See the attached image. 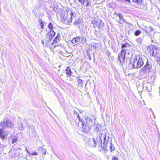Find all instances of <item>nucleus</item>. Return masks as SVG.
I'll return each mask as SVG.
<instances>
[{
  "instance_id": "f257e3e1",
  "label": "nucleus",
  "mask_w": 160,
  "mask_h": 160,
  "mask_svg": "<svg viewBox=\"0 0 160 160\" xmlns=\"http://www.w3.org/2000/svg\"><path fill=\"white\" fill-rule=\"evenodd\" d=\"M144 64V61L141 56L136 55L132 57L130 60L131 66L134 68H141Z\"/></svg>"
},
{
  "instance_id": "f03ea898",
  "label": "nucleus",
  "mask_w": 160,
  "mask_h": 160,
  "mask_svg": "<svg viewBox=\"0 0 160 160\" xmlns=\"http://www.w3.org/2000/svg\"><path fill=\"white\" fill-rule=\"evenodd\" d=\"M109 137L105 133H101L99 136V140H98L99 143L101 144V147L105 151H107V145L108 143Z\"/></svg>"
},
{
  "instance_id": "7ed1b4c3",
  "label": "nucleus",
  "mask_w": 160,
  "mask_h": 160,
  "mask_svg": "<svg viewBox=\"0 0 160 160\" xmlns=\"http://www.w3.org/2000/svg\"><path fill=\"white\" fill-rule=\"evenodd\" d=\"M13 123L7 118L4 119L2 122L0 123V128L2 129L8 128H12L14 126Z\"/></svg>"
},
{
  "instance_id": "20e7f679",
  "label": "nucleus",
  "mask_w": 160,
  "mask_h": 160,
  "mask_svg": "<svg viewBox=\"0 0 160 160\" xmlns=\"http://www.w3.org/2000/svg\"><path fill=\"white\" fill-rule=\"evenodd\" d=\"M74 117L76 119L75 121L76 126L78 127H82L84 125L83 120L80 118L79 114L75 111L74 112Z\"/></svg>"
},
{
  "instance_id": "39448f33",
  "label": "nucleus",
  "mask_w": 160,
  "mask_h": 160,
  "mask_svg": "<svg viewBox=\"0 0 160 160\" xmlns=\"http://www.w3.org/2000/svg\"><path fill=\"white\" fill-rule=\"evenodd\" d=\"M92 23L93 24L94 27H98L99 28H101L103 27L104 23L102 21L98 18H95L94 20H92Z\"/></svg>"
},
{
  "instance_id": "423d86ee",
  "label": "nucleus",
  "mask_w": 160,
  "mask_h": 160,
  "mask_svg": "<svg viewBox=\"0 0 160 160\" xmlns=\"http://www.w3.org/2000/svg\"><path fill=\"white\" fill-rule=\"evenodd\" d=\"M152 65L147 62L145 65L141 70L142 72L144 73H148L151 71L152 68Z\"/></svg>"
},
{
  "instance_id": "0eeeda50",
  "label": "nucleus",
  "mask_w": 160,
  "mask_h": 160,
  "mask_svg": "<svg viewBox=\"0 0 160 160\" xmlns=\"http://www.w3.org/2000/svg\"><path fill=\"white\" fill-rule=\"evenodd\" d=\"M125 52L126 50L125 49H123L120 53L118 55V58L121 63L123 62L125 59Z\"/></svg>"
},
{
  "instance_id": "6e6552de",
  "label": "nucleus",
  "mask_w": 160,
  "mask_h": 160,
  "mask_svg": "<svg viewBox=\"0 0 160 160\" xmlns=\"http://www.w3.org/2000/svg\"><path fill=\"white\" fill-rule=\"evenodd\" d=\"M3 129L0 128V137L2 140L6 138L8 134L7 132L4 131Z\"/></svg>"
},
{
  "instance_id": "1a4fd4ad",
  "label": "nucleus",
  "mask_w": 160,
  "mask_h": 160,
  "mask_svg": "<svg viewBox=\"0 0 160 160\" xmlns=\"http://www.w3.org/2000/svg\"><path fill=\"white\" fill-rule=\"evenodd\" d=\"M78 1L82 5L87 7H88L91 5V2L89 0H78Z\"/></svg>"
},
{
  "instance_id": "9d476101",
  "label": "nucleus",
  "mask_w": 160,
  "mask_h": 160,
  "mask_svg": "<svg viewBox=\"0 0 160 160\" xmlns=\"http://www.w3.org/2000/svg\"><path fill=\"white\" fill-rule=\"evenodd\" d=\"M70 18H71V19L70 20H67V15H66L65 16V15H64V16L62 18V21L64 22H65L66 20H67V21H68V22H72V20L75 17V15L73 13L71 12L70 13Z\"/></svg>"
},
{
  "instance_id": "9b49d317",
  "label": "nucleus",
  "mask_w": 160,
  "mask_h": 160,
  "mask_svg": "<svg viewBox=\"0 0 160 160\" xmlns=\"http://www.w3.org/2000/svg\"><path fill=\"white\" fill-rule=\"evenodd\" d=\"M85 120L86 122V124H88L91 126V127H92L93 123V120L90 117L88 116H86L85 117Z\"/></svg>"
},
{
  "instance_id": "f8f14e48",
  "label": "nucleus",
  "mask_w": 160,
  "mask_h": 160,
  "mask_svg": "<svg viewBox=\"0 0 160 160\" xmlns=\"http://www.w3.org/2000/svg\"><path fill=\"white\" fill-rule=\"evenodd\" d=\"M152 49L150 51V54L152 56H155L156 54H157V52L158 50V48L154 46H152Z\"/></svg>"
},
{
  "instance_id": "ddd939ff",
  "label": "nucleus",
  "mask_w": 160,
  "mask_h": 160,
  "mask_svg": "<svg viewBox=\"0 0 160 160\" xmlns=\"http://www.w3.org/2000/svg\"><path fill=\"white\" fill-rule=\"evenodd\" d=\"M97 142L95 139L92 138L88 141V144L91 147L95 148L97 145Z\"/></svg>"
},
{
  "instance_id": "4468645a",
  "label": "nucleus",
  "mask_w": 160,
  "mask_h": 160,
  "mask_svg": "<svg viewBox=\"0 0 160 160\" xmlns=\"http://www.w3.org/2000/svg\"><path fill=\"white\" fill-rule=\"evenodd\" d=\"M82 128L84 132L85 133H88L91 129H92V127H91V126L86 124L85 126L83 125Z\"/></svg>"
},
{
  "instance_id": "2eb2a0df",
  "label": "nucleus",
  "mask_w": 160,
  "mask_h": 160,
  "mask_svg": "<svg viewBox=\"0 0 160 160\" xmlns=\"http://www.w3.org/2000/svg\"><path fill=\"white\" fill-rule=\"evenodd\" d=\"M92 126V129H93L94 131L98 132L99 130L100 125L98 123H93Z\"/></svg>"
},
{
  "instance_id": "dca6fc26",
  "label": "nucleus",
  "mask_w": 160,
  "mask_h": 160,
  "mask_svg": "<svg viewBox=\"0 0 160 160\" xmlns=\"http://www.w3.org/2000/svg\"><path fill=\"white\" fill-rule=\"evenodd\" d=\"M82 40V38L78 37L73 38L71 42L72 43L75 44L77 42H80Z\"/></svg>"
},
{
  "instance_id": "f3484780",
  "label": "nucleus",
  "mask_w": 160,
  "mask_h": 160,
  "mask_svg": "<svg viewBox=\"0 0 160 160\" xmlns=\"http://www.w3.org/2000/svg\"><path fill=\"white\" fill-rule=\"evenodd\" d=\"M52 39V36L49 34V33H48L46 35V38L45 39L46 43H47L48 44Z\"/></svg>"
},
{
  "instance_id": "a211bd4d",
  "label": "nucleus",
  "mask_w": 160,
  "mask_h": 160,
  "mask_svg": "<svg viewBox=\"0 0 160 160\" xmlns=\"http://www.w3.org/2000/svg\"><path fill=\"white\" fill-rule=\"evenodd\" d=\"M66 73L67 75V77L70 76L72 74V72L70 68L68 67H67L65 70Z\"/></svg>"
},
{
  "instance_id": "6ab92c4d",
  "label": "nucleus",
  "mask_w": 160,
  "mask_h": 160,
  "mask_svg": "<svg viewBox=\"0 0 160 160\" xmlns=\"http://www.w3.org/2000/svg\"><path fill=\"white\" fill-rule=\"evenodd\" d=\"M77 82L78 86L80 88L82 87L83 86L82 83L83 82V81L80 79L79 77H77Z\"/></svg>"
},
{
  "instance_id": "aec40b11",
  "label": "nucleus",
  "mask_w": 160,
  "mask_h": 160,
  "mask_svg": "<svg viewBox=\"0 0 160 160\" xmlns=\"http://www.w3.org/2000/svg\"><path fill=\"white\" fill-rule=\"evenodd\" d=\"M111 140L109 141L108 142V143L107 145V147H108V146L109 145L110 149L111 150V152H112L115 149V147L113 146L112 145V143Z\"/></svg>"
},
{
  "instance_id": "412c9836",
  "label": "nucleus",
  "mask_w": 160,
  "mask_h": 160,
  "mask_svg": "<svg viewBox=\"0 0 160 160\" xmlns=\"http://www.w3.org/2000/svg\"><path fill=\"white\" fill-rule=\"evenodd\" d=\"M60 37V35L59 34H58L57 36L54 39L53 41V42L52 43V44L53 43H57L58 41H59V38Z\"/></svg>"
},
{
  "instance_id": "4be33fe9",
  "label": "nucleus",
  "mask_w": 160,
  "mask_h": 160,
  "mask_svg": "<svg viewBox=\"0 0 160 160\" xmlns=\"http://www.w3.org/2000/svg\"><path fill=\"white\" fill-rule=\"evenodd\" d=\"M119 18H120V20H121L122 21H124L125 22L127 23L126 21L123 18V17L122 15L120 14H118L117 15Z\"/></svg>"
},
{
  "instance_id": "5701e85b",
  "label": "nucleus",
  "mask_w": 160,
  "mask_h": 160,
  "mask_svg": "<svg viewBox=\"0 0 160 160\" xmlns=\"http://www.w3.org/2000/svg\"><path fill=\"white\" fill-rule=\"evenodd\" d=\"M48 33H49V34L52 36V38L53 37H54L55 34V32L52 30H50L48 32Z\"/></svg>"
},
{
  "instance_id": "b1692460",
  "label": "nucleus",
  "mask_w": 160,
  "mask_h": 160,
  "mask_svg": "<svg viewBox=\"0 0 160 160\" xmlns=\"http://www.w3.org/2000/svg\"><path fill=\"white\" fill-rule=\"evenodd\" d=\"M18 141V139L17 138H13L12 139V144H13L17 142Z\"/></svg>"
},
{
  "instance_id": "393cba45",
  "label": "nucleus",
  "mask_w": 160,
  "mask_h": 160,
  "mask_svg": "<svg viewBox=\"0 0 160 160\" xmlns=\"http://www.w3.org/2000/svg\"><path fill=\"white\" fill-rule=\"evenodd\" d=\"M141 32H142L140 30H137L135 31L134 32V35L135 36H138L141 33Z\"/></svg>"
},
{
  "instance_id": "a878e982",
  "label": "nucleus",
  "mask_w": 160,
  "mask_h": 160,
  "mask_svg": "<svg viewBox=\"0 0 160 160\" xmlns=\"http://www.w3.org/2000/svg\"><path fill=\"white\" fill-rule=\"evenodd\" d=\"M18 129L20 130H22L23 128V126L22 123H19L18 127Z\"/></svg>"
},
{
  "instance_id": "bb28decb",
  "label": "nucleus",
  "mask_w": 160,
  "mask_h": 160,
  "mask_svg": "<svg viewBox=\"0 0 160 160\" xmlns=\"http://www.w3.org/2000/svg\"><path fill=\"white\" fill-rule=\"evenodd\" d=\"M160 52H159V50L158 49V50L157 52V54H156V55L154 56V57H155L157 58H159L160 57V55H159Z\"/></svg>"
},
{
  "instance_id": "cd10ccee",
  "label": "nucleus",
  "mask_w": 160,
  "mask_h": 160,
  "mask_svg": "<svg viewBox=\"0 0 160 160\" xmlns=\"http://www.w3.org/2000/svg\"><path fill=\"white\" fill-rule=\"evenodd\" d=\"M48 27L49 29H51V30L53 28V26L51 22H50L49 23L48 25Z\"/></svg>"
},
{
  "instance_id": "c85d7f7f",
  "label": "nucleus",
  "mask_w": 160,
  "mask_h": 160,
  "mask_svg": "<svg viewBox=\"0 0 160 160\" xmlns=\"http://www.w3.org/2000/svg\"><path fill=\"white\" fill-rule=\"evenodd\" d=\"M133 2L136 3L137 4H140L141 3L142 0H132Z\"/></svg>"
},
{
  "instance_id": "c756f323",
  "label": "nucleus",
  "mask_w": 160,
  "mask_h": 160,
  "mask_svg": "<svg viewBox=\"0 0 160 160\" xmlns=\"http://www.w3.org/2000/svg\"><path fill=\"white\" fill-rule=\"evenodd\" d=\"M128 44H122L121 46V48L123 49H124L125 48L127 47Z\"/></svg>"
},
{
  "instance_id": "7c9ffc66",
  "label": "nucleus",
  "mask_w": 160,
  "mask_h": 160,
  "mask_svg": "<svg viewBox=\"0 0 160 160\" xmlns=\"http://www.w3.org/2000/svg\"><path fill=\"white\" fill-rule=\"evenodd\" d=\"M143 30L146 33H147L148 35H150V34H149V32H148V28H144V29H143Z\"/></svg>"
},
{
  "instance_id": "2f4dec72",
  "label": "nucleus",
  "mask_w": 160,
  "mask_h": 160,
  "mask_svg": "<svg viewBox=\"0 0 160 160\" xmlns=\"http://www.w3.org/2000/svg\"><path fill=\"white\" fill-rule=\"evenodd\" d=\"M148 28V32L149 31H150V32H152L153 30V28L151 27H149Z\"/></svg>"
},
{
  "instance_id": "473e14b6",
  "label": "nucleus",
  "mask_w": 160,
  "mask_h": 160,
  "mask_svg": "<svg viewBox=\"0 0 160 160\" xmlns=\"http://www.w3.org/2000/svg\"><path fill=\"white\" fill-rule=\"evenodd\" d=\"M157 63L160 65V57L159 58H157Z\"/></svg>"
},
{
  "instance_id": "72a5a7b5",
  "label": "nucleus",
  "mask_w": 160,
  "mask_h": 160,
  "mask_svg": "<svg viewBox=\"0 0 160 160\" xmlns=\"http://www.w3.org/2000/svg\"><path fill=\"white\" fill-rule=\"evenodd\" d=\"M112 160H118V158L116 157H113L112 158Z\"/></svg>"
},
{
  "instance_id": "f704fd0d",
  "label": "nucleus",
  "mask_w": 160,
  "mask_h": 160,
  "mask_svg": "<svg viewBox=\"0 0 160 160\" xmlns=\"http://www.w3.org/2000/svg\"><path fill=\"white\" fill-rule=\"evenodd\" d=\"M137 42H139L140 43L142 42V39L141 38H138L137 39Z\"/></svg>"
},
{
  "instance_id": "c9c22d12",
  "label": "nucleus",
  "mask_w": 160,
  "mask_h": 160,
  "mask_svg": "<svg viewBox=\"0 0 160 160\" xmlns=\"http://www.w3.org/2000/svg\"><path fill=\"white\" fill-rule=\"evenodd\" d=\"M30 155H32L33 156L37 155H38V153L36 152H34L32 153H31Z\"/></svg>"
},
{
  "instance_id": "e433bc0d",
  "label": "nucleus",
  "mask_w": 160,
  "mask_h": 160,
  "mask_svg": "<svg viewBox=\"0 0 160 160\" xmlns=\"http://www.w3.org/2000/svg\"><path fill=\"white\" fill-rule=\"evenodd\" d=\"M40 24V26H41V28L42 29L44 28V23H41Z\"/></svg>"
},
{
  "instance_id": "4c0bfd02",
  "label": "nucleus",
  "mask_w": 160,
  "mask_h": 160,
  "mask_svg": "<svg viewBox=\"0 0 160 160\" xmlns=\"http://www.w3.org/2000/svg\"><path fill=\"white\" fill-rule=\"evenodd\" d=\"M38 22L39 23L41 24V23H43L42 20V19H40L38 20Z\"/></svg>"
},
{
  "instance_id": "58836bf2",
  "label": "nucleus",
  "mask_w": 160,
  "mask_h": 160,
  "mask_svg": "<svg viewBox=\"0 0 160 160\" xmlns=\"http://www.w3.org/2000/svg\"><path fill=\"white\" fill-rule=\"evenodd\" d=\"M123 22H125L124 21H122L121 20H120V21L118 22L120 24H122Z\"/></svg>"
},
{
  "instance_id": "ea45409f",
  "label": "nucleus",
  "mask_w": 160,
  "mask_h": 160,
  "mask_svg": "<svg viewBox=\"0 0 160 160\" xmlns=\"http://www.w3.org/2000/svg\"><path fill=\"white\" fill-rule=\"evenodd\" d=\"M26 151H27L28 154H29V156L30 155L31 153L28 151L27 149H26Z\"/></svg>"
},
{
  "instance_id": "a19ab883",
  "label": "nucleus",
  "mask_w": 160,
  "mask_h": 160,
  "mask_svg": "<svg viewBox=\"0 0 160 160\" xmlns=\"http://www.w3.org/2000/svg\"><path fill=\"white\" fill-rule=\"evenodd\" d=\"M53 10H56V9H58L57 7H53Z\"/></svg>"
},
{
  "instance_id": "79ce46f5",
  "label": "nucleus",
  "mask_w": 160,
  "mask_h": 160,
  "mask_svg": "<svg viewBox=\"0 0 160 160\" xmlns=\"http://www.w3.org/2000/svg\"><path fill=\"white\" fill-rule=\"evenodd\" d=\"M77 23H78V22H75L74 23V25H77Z\"/></svg>"
},
{
  "instance_id": "37998d69",
  "label": "nucleus",
  "mask_w": 160,
  "mask_h": 160,
  "mask_svg": "<svg viewBox=\"0 0 160 160\" xmlns=\"http://www.w3.org/2000/svg\"><path fill=\"white\" fill-rule=\"evenodd\" d=\"M145 82H146V81H144L143 82V86H145Z\"/></svg>"
},
{
  "instance_id": "c03bdc74",
  "label": "nucleus",
  "mask_w": 160,
  "mask_h": 160,
  "mask_svg": "<svg viewBox=\"0 0 160 160\" xmlns=\"http://www.w3.org/2000/svg\"><path fill=\"white\" fill-rule=\"evenodd\" d=\"M42 43L43 44V45L44 44V42L43 40L42 41Z\"/></svg>"
},
{
  "instance_id": "a18cd8bd",
  "label": "nucleus",
  "mask_w": 160,
  "mask_h": 160,
  "mask_svg": "<svg viewBox=\"0 0 160 160\" xmlns=\"http://www.w3.org/2000/svg\"><path fill=\"white\" fill-rule=\"evenodd\" d=\"M46 153V151H45L44 153H43V154H44V155H45Z\"/></svg>"
},
{
  "instance_id": "49530a36",
  "label": "nucleus",
  "mask_w": 160,
  "mask_h": 160,
  "mask_svg": "<svg viewBox=\"0 0 160 160\" xmlns=\"http://www.w3.org/2000/svg\"><path fill=\"white\" fill-rule=\"evenodd\" d=\"M126 1L128 2L129 1V0H125Z\"/></svg>"
},
{
  "instance_id": "de8ad7c7",
  "label": "nucleus",
  "mask_w": 160,
  "mask_h": 160,
  "mask_svg": "<svg viewBox=\"0 0 160 160\" xmlns=\"http://www.w3.org/2000/svg\"><path fill=\"white\" fill-rule=\"evenodd\" d=\"M151 41H152V42H153V40H152Z\"/></svg>"
},
{
  "instance_id": "09e8293b",
  "label": "nucleus",
  "mask_w": 160,
  "mask_h": 160,
  "mask_svg": "<svg viewBox=\"0 0 160 160\" xmlns=\"http://www.w3.org/2000/svg\"><path fill=\"white\" fill-rule=\"evenodd\" d=\"M89 59H90V57H89Z\"/></svg>"
}]
</instances>
